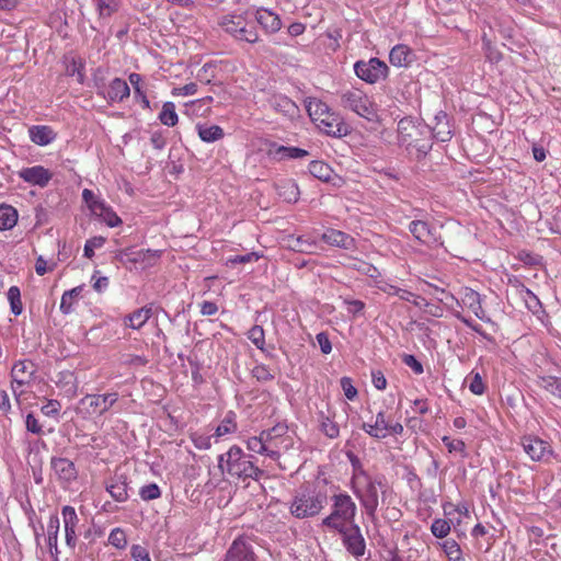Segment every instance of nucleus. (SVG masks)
<instances>
[{
  "mask_svg": "<svg viewBox=\"0 0 561 561\" xmlns=\"http://www.w3.org/2000/svg\"><path fill=\"white\" fill-rule=\"evenodd\" d=\"M247 448L255 454L263 455L268 457V453H272V450H268L266 447V440L264 437V431H261V433L257 436L249 437L247 440Z\"/></svg>",
  "mask_w": 561,
  "mask_h": 561,
  "instance_id": "nucleus-42",
  "label": "nucleus"
},
{
  "mask_svg": "<svg viewBox=\"0 0 561 561\" xmlns=\"http://www.w3.org/2000/svg\"><path fill=\"white\" fill-rule=\"evenodd\" d=\"M18 210L7 204H0V230H10L18 222Z\"/></svg>",
  "mask_w": 561,
  "mask_h": 561,
  "instance_id": "nucleus-34",
  "label": "nucleus"
},
{
  "mask_svg": "<svg viewBox=\"0 0 561 561\" xmlns=\"http://www.w3.org/2000/svg\"><path fill=\"white\" fill-rule=\"evenodd\" d=\"M210 428L198 430L190 433V439L193 445L199 450H207L211 447L213 434Z\"/></svg>",
  "mask_w": 561,
  "mask_h": 561,
  "instance_id": "nucleus-36",
  "label": "nucleus"
},
{
  "mask_svg": "<svg viewBox=\"0 0 561 561\" xmlns=\"http://www.w3.org/2000/svg\"><path fill=\"white\" fill-rule=\"evenodd\" d=\"M321 431L329 438H336L340 434L339 425L328 416L321 421Z\"/></svg>",
  "mask_w": 561,
  "mask_h": 561,
  "instance_id": "nucleus-55",
  "label": "nucleus"
},
{
  "mask_svg": "<svg viewBox=\"0 0 561 561\" xmlns=\"http://www.w3.org/2000/svg\"><path fill=\"white\" fill-rule=\"evenodd\" d=\"M195 129L199 139L206 144L219 141L225 137V131L219 125L197 123Z\"/></svg>",
  "mask_w": 561,
  "mask_h": 561,
  "instance_id": "nucleus-26",
  "label": "nucleus"
},
{
  "mask_svg": "<svg viewBox=\"0 0 561 561\" xmlns=\"http://www.w3.org/2000/svg\"><path fill=\"white\" fill-rule=\"evenodd\" d=\"M308 112L310 117L317 123L319 129L331 137H344L350 134V126L343 118L321 101L309 103Z\"/></svg>",
  "mask_w": 561,
  "mask_h": 561,
  "instance_id": "nucleus-2",
  "label": "nucleus"
},
{
  "mask_svg": "<svg viewBox=\"0 0 561 561\" xmlns=\"http://www.w3.org/2000/svg\"><path fill=\"white\" fill-rule=\"evenodd\" d=\"M151 308H140L130 313L126 319L128 320V327L135 330L142 328L146 322L151 318Z\"/></svg>",
  "mask_w": 561,
  "mask_h": 561,
  "instance_id": "nucleus-39",
  "label": "nucleus"
},
{
  "mask_svg": "<svg viewBox=\"0 0 561 561\" xmlns=\"http://www.w3.org/2000/svg\"><path fill=\"white\" fill-rule=\"evenodd\" d=\"M161 251L159 250H139L134 253L133 262L140 263L144 266H153L160 259Z\"/></svg>",
  "mask_w": 561,
  "mask_h": 561,
  "instance_id": "nucleus-40",
  "label": "nucleus"
},
{
  "mask_svg": "<svg viewBox=\"0 0 561 561\" xmlns=\"http://www.w3.org/2000/svg\"><path fill=\"white\" fill-rule=\"evenodd\" d=\"M341 106L358 116L373 122L377 117V108L370 98L362 90L351 88L339 93Z\"/></svg>",
  "mask_w": 561,
  "mask_h": 561,
  "instance_id": "nucleus-3",
  "label": "nucleus"
},
{
  "mask_svg": "<svg viewBox=\"0 0 561 561\" xmlns=\"http://www.w3.org/2000/svg\"><path fill=\"white\" fill-rule=\"evenodd\" d=\"M244 21L245 16L243 14H227L220 18L218 24L233 37Z\"/></svg>",
  "mask_w": 561,
  "mask_h": 561,
  "instance_id": "nucleus-35",
  "label": "nucleus"
},
{
  "mask_svg": "<svg viewBox=\"0 0 561 561\" xmlns=\"http://www.w3.org/2000/svg\"><path fill=\"white\" fill-rule=\"evenodd\" d=\"M225 561H256V556L245 538L238 537L229 547Z\"/></svg>",
  "mask_w": 561,
  "mask_h": 561,
  "instance_id": "nucleus-15",
  "label": "nucleus"
},
{
  "mask_svg": "<svg viewBox=\"0 0 561 561\" xmlns=\"http://www.w3.org/2000/svg\"><path fill=\"white\" fill-rule=\"evenodd\" d=\"M389 68L379 58L371 57L369 60H358L354 64V72L360 80L374 84L388 77Z\"/></svg>",
  "mask_w": 561,
  "mask_h": 561,
  "instance_id": "nucleus-8",
  "label": "nucleus"
},
{
  "mask_svg": "<svg viewBox=\"0 0 561 561\" xmlns=\"http://www.w3.org/2000/svg\"><path fill=\"white\" fill-rule=\"evenodd\" d=\"M218 466L222 472H227L232 478L245 480L252 478L259 480L264 472L254 466L250 460V456L237 445H233L229 450L218 457Z\"/></svg>",
  "mask_w": 561,
  "mask_h": 561,
  "instance_id": "nucleus-1",
  "label": "nucleus"
},
{
  "mask_svg": "<svg viewBox=\"0 0 561 561\" xmlns=\"http://www.w3.org/2000/svg\"><path fill=\"white\" fill-rule=\"evenodd\" d=\"M340 533L343 535L344 546L352 556L360 558L365 554L366 543L358 526H345Z\"/></svg>",
  "mask_w": 561,
  "mask_h": 561,
  "instance_id": "nucleus-12",
  "label": "nucleus"
},
{
  "mask_svg": "<svg viewBox=\"0 0 561 561\" xmlns=\"http://www.w3.org/2000/svg\"><path fill=\"white\" fill-rule=\"evenodd\" d=\"M216 64L206 62L197 72L196 78L199 82L209 84L216 78Z\"/></svg>",
  "mask_w": 561,
  "mask_h": 561,
  "instance_id": "nucleus-51",
  "label": "nucleus"
},
{
  "mask_svg": "<svg viewBox=\"0 0 561 561\" xmlns=\"http://www.w3.org/2000/svg\"><path fill=\"white\" fill-rule=\"evenodd\" d=\"M158 119L161 124L168 127H173L179 122L175 104L173 102H164L162 104L161 112L159 113Z\"/></svg>",
  "mask_w": 561,
  "mask_h": 561,
  "instance_id": "nucleus-37",
  "label": "nucleus"
},
{
  "mask_svg": "<svg viewBox=\"0 0 561 561\" xmlns=\"http://www.w3.org/2000/svg\"><path fill=\"white\" fill-rule=\"evenodd\" d=\"M271 107L285 116L294 117L298 113V106L288 96L283 94H274L270 98Z\"/></svg>",
  "mask_w": 561,
  "mask_h": 561,
  "instance_id": "nucleus-27",
  "label": "nucleus"
},
{
  "mask_svg": "<svg viewBox=\"0 0 561 561\" xmlns=\"http://www.w3.org/2000/svg\"><path fill=\"white\" fill-rule=\"evenodd\" d=\"M51 468L56 476L66 482L77 478V469L75 463L67 458H53Z\"/></svg>",
  "mask_w": 561,
  "mask_h": 561,
  "instance_id": "nucleus-28",
  "label": "nucleus"
},
{
  "mask_svg": "<svg viewBox=\"0 0 561 561\" xmlns=\"http://www.w3.org/2000/svg\"><path fill=\"white\" fill-rule=\"evenodd\" d=\"M35 374V365L31 360H20L11 369L12 390L14 394L21 396L24 387L28 386Z\"/></svg>",
  "mask_w": 561,
  "mask_h": 561,
  "instance_id": "nucleus-11",
  "label": "nucleus"
},
{
  "mask_svg": "<svg viewBox=\"0 0 561 561\" xmlns=\"http://www.w3.org/2000/svg\"><path fill=\"white\" fill-rule=\"evenodd\" d=\"M107 540L111 546L119 550H124L128 543L126 533L121 527L113 528Z\"/></svg>",
  "mask_w": 561,
  "mask_h": 561,
  "instance_id": "nucleus-46",
  "label": "nucleus"
},
{
  "mask_svg": "<svg viewBox=\"0 0 561 561\" xmlns=\"http://www.w3.org/2000/svg\"><path fill=\"white\" fill-rule=\"evenodd\" d=\"M443 443L447 447L449 453H459L462 456L466 455V444L461 439H451L448 436L443 437Z\"/></svg>",
  "mask_w": 561,
  "mask_h": 561,
  "instance_id": "nucleus-58",
  "label": "nucleus"
},
{
  "mask_svg": "<svg viewBox=\"0 0 561 561\" xmlns=\"http://www.w3.org/2000/svg\"><path fill=\"white\" fill-rule=\"evenodd\" d=\"M248 339L262 352L265 350V334L261 325H253L248 332Z\"/></svg>",
  "mask_w": 561,
  "mask_h": 561,
  "instance_id": "nucleus-49",
  "label": "nucleus"
},
{
  "mask_svg": "<svg viewBox=\"0 0 561 561\" xmlns=\"http://www.w3.org/2000/svg\"><path fill=\"white\" fill-rule=\"evenodd\" d=\"M359 499L368 513H373L378 504L376 493H359Z\"/></svg>",
  "mask_w": 561,
  "mask_h": 561,
  "instance_id": "nucleus-63",
  "label": "nucleus"
},
{
  "mask_svg": "<svg viewBox=\"0 0 561 561\" xmlns=\"http://www.w3.org/2000/svg\"><path fill=\"white\" fill-rule=\"evenodd\" d=\"M419 134V127L409 119L403 118L398 123V141L400 146L415 147L414 136Z\"/></svg>",
  "mask_w": 561,
  "mask_h": 561,
  "instance_id": "nucleus-25",
  "label": "nucleus"
},
{
  "mask_svg": "<svg viewBox=\"0 0 561 561\" xmlns=\"http://www.w3.org/2000/svg\"><path fill=\"white\" fill-rule=\"evenodd\" d=\"M434 119L435 124L432 127L434 138L442 142L449 141L453 137V130L448 115L445 112L439 111L435 115Z\"/></svg>",
  "mask_w": 561,
  "mask_h": 561,
  "instance_id": "nucleus-23",
  "label": "nucleus"
},
{
  "mask_svg": "<svg viewBox=\"0 0 561 561\" xmlns=\"http://www.w3.org/2000/svg\"><path fill=\"white\" fill-rule=\"evenodd\" d=\"M516 295L524 301L525 307L534 314L542 311V305L539 298L523 283L515 280L513 284Z\"/></svg>",
  "mask_w": 561,
  "mask_h": 561,
  "instance_id": "nucleus-21",
  "label": "nucleus"
},
{
  "mask_svg": "<svg viewBox=\"0 0 561 561\" xmlns=\"http://www.w3.org/2000/svg\"><path fill=\"white\" fill-rule=\"evenodd\" d=\"M268 154L277 161L302 159L309 156V152L298 147H286L282 145L272 144Z\"/></svg>",
  "mask_w": 561,
  "mask_h": 561,
  "instance_id": "nucleus-20",
  "label": "nucleus"
},
{
  "mask_svg": "<svg viewBox=\"0 0 561 561\" xmlns=\"http://www.w3.org/2000/svg\"><path fill=\"white\" fill-rule=\"evenodd\" d=\"M59 527H60V522H59L58 515L51 514L47 522V528H46L47 539H53V537H58Z\"/></svg>",
  "mask_w": 561,
  "mask_h": 561,
  "instance_id": "nucleus-61",
  "label": "nucleus"
},
{
  "mask_svg": "<svg viewBox=\"0 0 561 561\" xmlns=\"http://www.w3.org/2000/svg\"><path fill=\"white\" fill-rule=\"evenodd\" d=\"M409 231L421 244H443L440 238L436 234L435 229H433L427 221L412 220L409 224Z\"/></svg>",
  "mask_w": 561,
  "mask_h": 561,
  "instance_id": "nucleus-13",
  "label": "nucleus"
},
{
  "mask_svg": "<svg viewBox=\"0 0 561 561\" xmlns=\"http://www.w3.org/2000/svg\"><path fill=\"white\" fill-rule=\"evenodd\" d=\"M61 514H62L64 526H70V527L78 526L79 518H78L75 507H72L70 505H66L62 507Z\"/></svg>",
  "mask_w": 561,
  "mask_h": 561,
  "instance_id": "nucleus-57",
  "label": "nucleus"
},
{
  "mask_svg": "<svg viewBox=\"0 0 561 561\" xmlns=\"http://www.w3.org/2000/svg\"><path fill=\"white\" fill-rule=\"evenodd\" d=\"M106 239L102 236H96L87 240L84 244V256L92 259L94 256V250L100 249L104 245Z\"/></svg>",
  "mask_w": 561,
  "mask_h": 561,
  "instance_id": "nucleus-54",
  "label": "nucleus"
},
{
  "mask_svg": "<svg viewBox=\"0 0 561 561\" xmlns=\"http://www.w3.org/2000/svg\"><path fill=\"white\" fill-rule=\"evenodd\" d=\"M341 387L343 389L344 396L353 401L357 397V389L354 387L353 381L350 377L341 378Z\"/></svg>",
  "mask_w": 561,
  "mask_h": 561,
  "instance_id": "nucleus-62",
  "label": "nucleus"
},
{
  "mask_svg": "<svg viewBox=\"0 0 561 561\" xmlns=\"http://www.w3.org/2000/svg\"><path fill=\"white\" fill-rule=\"evenodd\" d=\"M100 16H111L119 9V0H92Z\"/></svg>",
  "mask_w": 561,
  "mask_h": 561,
  "instance_id": "nucleus-44",
  "label": "nucleus"
},
{
  "mask_svg": "<svg viewBox=\"0 0 561 561\" xmlns=\"http://www.w3.org/2000/svg\"><path fill=\"white\" fill-rule=\"evenodd\" d=\"M82 291L83 286H77L62 294L59 309L64 314H69L73 311V307L79 301Z\"/></svg>",
  "mask_w": 561,
  "mask_h": 561,
  "instance_id": "nucleus-33",
  "label": "nucleus"
},
{
  "mask_svg": "<svg viewBox=\"0 0 561 561\" xmlns=\"http://www.w3.org/2000/svg\"><path fill=\"white\" fill-rule=\"evenodd\" d=\"M450 529L449 522L443 518L434 519L431 526L432 534L439 539L446 538L449 535Z\"/></svg>",
  "mask_w": 561,
  "mask_h": 561,
  "instance_id": "nucleus-52",
  "label": "nucleus"
},
{
  "mask_svg": "<svg viewBox=\"0 0 561 561\" xmlns=\"http://www.w3.org/2000/svg\"><path fill=\"white\" fill-rule=\"evenodd\" d=\"M252 376L260 382H267L275 378V375L264 364H257L252 369Z\"/></svg>",
  "mask_w": 561,
  "mask_h": 561,
  "instance_id": "nucleus-53",
  "label": "nucleus"
},
{
  "mask_svg": "<svg viewBox=\"0 0 561 561\" xmlns=\"http://www.w3.org/2000/svg\"><path fill=\"white\" fill-rule=\"evenodd\" d=\"M540 387L550 394L561 399V377L547 376L540 379Z\"/></svg>",
  "mask_w": 561,
  "mask_h": 561,
  "instance_id": "nucleus-45",
  "label": "nucleus"
},
{
  "mask_svg": "<svg viewBox=\"0 0 561 561\" xmlns=\"http://www.w3.org/2000/svg\"><path fill=\"white\" fill-rule=\"evenodd\" d=\"M308 169H309L310 174L312 176H314L316 179H319L324 182H327L331 179L332 170L329 167V164H327L323 161H311L309 163Z\"/></svg>",
  "mask_w": 561,
  "mask_h": 561,
  "instance_id": "nucleus-43",
  "label": "nucleus"
},
{
  "mask_svg": "<svg viewBox=\"0 0 561 561\" xmlns=\"http://www.w3.org/2000/svg\"><path fill=\"white\" fill-rule=\"evenodd\" d=\"M445 515H453L454 512H457L459 515L468 516L469 515V506L466 503H445L443 505Z\"/></svg>",
  "mask_w": 561,
  "mask_h": 561,
  "instance_id": "nucleus-60",
  "label": "nucleus"
},
{
  "mask_svg": "<svg viewBox=\"0 0 561 561\" xmlns=\"http://www.w3.org/2000/svg\"><path fill=\"white\" fill-rule=\"evenodd\" d=\"M413 60L412 50L403 44L396 45L389 54V61L394 67H408Z\"/></svg>",
  "mask_w": 561,
  "mask_h": 561,
  "instance_id": "nucleus-30",
  "label": "nucleus"
},
{
  "mask_svg": "<svg viewBox=\"0 0 561 561\" xmlns=\"http://www.w3.org/2000/svg\"><path fill=\"white\" fill-rule=\"evenodd\" d=\"M321 240L344 250L355 249V239L341 230L328 229L322 233Z\"/></svg>",
  "mask_w": 561,
  "mask_h": 561,
  "instance_id": "nucleus-18",
  "label": "nucleus"
},
{
  "mask_svg": "<svg viewBox=\"0 0 561 561\" xmlns=\"http://www.w3.org/2000/svg\"><path fill=\"white\" fill-rule=\"evenodd\" d=\"M82 199L87 204L92 216L99 218L108 227L114 228L122 225V219L117 216L113 208L106 204L104 199L96 196L91 190L84 188L82 191Z\"/></svg>",
  "mask_w": 561,
  "mask_h": 561,
  "instance_id": "nucleus-7",
  "label": "nucleus"
},
{
  "mask_svg": "<svg viewBox=\"0 0 561 561\" xmlns=\"http://www.w3.org/2000/svg\"><path fill=\"white\" fill-rule=\"evenodd\" d=\"M213 431V428H210ZM238 430L237 414L228 411L220 423L214 428L213 436L216 442L226 435L233 434Z\"/></svg>",
  "mask_w": 561,
  "mask_h": 561,
  "instance_id": "nucleus-29",
  "label": "nucleus"
},
{
  "mask_svg": "<svg viewBox=\"0 0 561 561\" xmlns=\"http://www.w3.org/2000/svg\"><path fill=\"white\" fill-rule=\"evenodd\" d=\"M118 400L117 392L103 394H87L78 402L77 411L83 417L102 415L107 412Z\"/></svg>",
  "mask_w": 561,
  "mask_h": 561,
  "instance_id": "nucleus-6",
  "label": "nucleus"
},
{
  "mask_svg": "<svg viewBox=\"0 0 561 561\" xmlns=\"http://www.w3.org/2000/svg\"><path fill=\"white\" fill-rule=\"evenodd\" d=\"M28 137L35 145L44 147L51 144L56 139L57 134L50 126L33 125L28 128Z\"/></svg>",
  "mask_w": 561,
  "mask_h": 561,
  "instance_id": "nucleus-24",
  "label": "nucleus"
},
{
  "mask_svg": "<svg viewBox=\"0 0 561 561\" xmlns=\"http://www.w3.org/2000/svg\"><path fill=\"white\" fill-rule=\"evenodd\" d=\"M130 557L134 561H151L148 549L141 545L130 547Z\"/></svg>",
  "mask_w": 561,
  "mask_h": 561,
  "instance_id": "nucleus-59",
  "label": "nucleus"
},
{
  "mask_svg": "<svg viewBox=\"0 0 561 561\" xmlns=\"http://www.w3.org/2000/svg\"><path fill=\"white\" fill-rule=\"evenodd\" d=\"M130 95V88L128 83L121 78H114L104 94V98L110 103H121Z\"/></svg>",
  "mask_w": 561,
  "mask_h": 561,
  "instance_id": "nucleus-19",
  "label": "nucleus"
},
{
  "mask_svg": "<svg viewBox=\"0 0 561 561\" xmlns=\"http://www.w3.org/2000/svg\"><path fill=\"white\" fill-rule=\"evenodd\" d=\"M448 561H465L461 548L455 539H446L439 543Z\"/></svg>",
  "mask_w": 561,
  "mask_h": 561,
  "instance_id": "nucleus-41",
  "label": "nucleus"
},
{
  "mask_svg": "<svg viewBox=\"0 0 561 561\" xmlns=\"http://www.w3.org/2000/svg\"><path fill=\"white\" fill-rule=\"evenodd\" d=\"M254 18L266 34H275L282 28V20L279 15L270 9H256Z\"/></svg>",
  "mask_w": 561,
  "mask_h": 561,
  "instance_id": "nucleus-17",
  "label": "nucleus"
},
{
  "mask_svg": "<svg viewBox=\"0 0 561 561\" xmlns=\"http://www.w3.org/2000/svg\"><path fill=\"white\" fill-rule=\"evenodd\" d=\"M66 67L65 73L69 77H76L77 82L82 84L84 82V61L76 56L68 55L64 57Z\"/></svg>",
  "mask_w": 561,
  "mask_h": 561,
  "instance_id": "nucleus-31",
  "label": "nucleus"
},
{
  "mask_svg": "<svg viewBox=\"0 0 561 561\" xmlns=\"http://www.w3.org/2000/svg\"><path fill=\"white\" fill-rule=\"evenodd\" d=\"M352 483L354 491H364V489L371 491V484L363 469V466H360L359 470H353Z\"/></svg>",
  "mask_w": 561,
  "mask_h": 561,
  "instance_id": "nucleus-48",
  "label": "nucleus"
},
{
  "mask_svg": "<svg viewBox=\"0 0 561 561\" xmlns=\"http://www.w3.org/2000/svg\"><path fill=\"white\" fill-rule=\"evenodd\" d=\"M128 80L134 89V98L140 102L145 110H151L150 101L146 95V91L142 87V77L139 73L131 72L128 76Z\"/></svg>",
  "mask_w": 561,
  "mask_h": 561,
  "instance_id": "nucleus-32",
  "label": "nucleus"
},
{
  "mask_svg": "<svg viewBox=\"0 0 561 561\" xmlns=\"http://www.w3.org/2000/svg\"><path fill=\"white\" fill-rule=\"evenodd\" d=\"M266 440V447L272 453H268V458L278 461L283 453L288 451L295 445L294 436L289 434L288 425L284 422L275 424L273 427L263 430Z\"/></svg>",
  "mask_w": 561,
  "mask_h": 561,
  "instance_id": "nucleus-4",
  "label": "nucleus"
},
{
  "mask_svg": "<svg viewBox=\"0 0 561 561\" xmlns=\"http://www.w3.org/2000/svg\"><path fill=\"white\" fill-rule=\"evenodd\" d=\"M459 305L470 309L474 316L485 322H490V318L486 316L485 310L482 307V298L479 293L471 288H465L460 295Z\"/></svg>",
  "mask_w": 561,
  "mask_h": 561,
  "instance_id": "nucleus-16",
  "label": "nucleus"
},
{
  "mask_svg": "<svg viewBox=\"0 0 561 561\" xmlns=\"http://www.w3.org/2000/svg\"><path fill=\"white\" fill-rule=\"evenodd\" d=\"M520 445L525 454L533 461L548 463L554 457V453L549 442L537 436H524L520 440Z\"/></svg>",
  "mask_w": 561,
  "mask_h": 561,
  "instance_id": "nucleus-10",
  "label": "nucleus"
},
{
  "mask_svg": "<svg viewBox=\"0 0 561 561\" xmlns=\"http://www.w3.org/2000/svg\"><path fill=\"white\" fill-rule=\"evenodd\" d=\"M288 249L306 254H312L318 248V241L307 234L304 236H288L287 237Z\"/></svg>",
  "mask_w": 561,
  "mask_h": 561,
  "instance_id": "nucleus-22",
  "label": "nucleus"
},
{
  "mask_svg": "<svg viewBox=\"0 0 561 561\" xmlns=\"http://www.w3.org/2000/svg\"><path fill=\"white\" fill-rule=\"evenodd\" d=\"M482 43L485 58L492 64L499 62L502 59V54L495 46L492 45L485 33L482 35Z\"/></svg>",
  "mask_w": 561,
  "mask_h": 561,
  "instance_id": "nucleus-50",
  "label": "nucleus"
},
{
  "mask_svg": "<svg viewBox=\"0 0 561 561\" xmlns=\"http://www.w3.org/2000/svg\"><path fill=\"white\" fill-rule=\"evenodd\" d=\"M18 174L24 182L42 188L46 187L53 179V173L43 165L23 168Z\"/></svg>",
  "mask_w": 561,
  "mask_h": 561,
  "instance_id": "nucleus-14",
  "label": "nucleus"
},
{
  "mask_svg": "<svg viewBox=\"0 0 561 561\" xmlns=\"http://www.w3.org/2000/svg\"><path fill=\"white\" fill-rule=\"evenodd\" d=\"M233 38L237 41L247 42L249 44H255L260 41V36L255 26L250 24L247 20L242 23Z\"/></svg>",
  "mask_w": 561,
  "mask_h": 561,
  "instance_id": "nucleus-38",
  "label": "nucleus"
},
{
  "mask_svg": "<svg viewBox=\"0 0 561 561\" xmlns=\"http://www.w3.org/2000/svg\"><path fill=\"white\" fill-rule=\"evenodd\" d=\"M325 502L323 493H299L291 504V513L298 518L313 516L320 512Z\"/></svg>",
  "mask_w": 561,
  "mask_h": 561,
  "instance_id": "nucleus-9",
  "label": "nucleus"
},
{
  "mask_svg": "<svg viewBox=\"0 0 561 561\" xmlns=\"http://www.w3.org/2000/svg\"><path fill=\"white\" fill-rule=\"evenodd\" d=\"M343 302L347 305V311L354 316L362 313L365 309V304L362 300L344 298Z\"/></svg>",
  "mask_w": 561,
  "mask_h": 561,
  "instance_id": "nucleus-64",
  "label": "nucleus"
},
{
  "mask_svg": "<svg viewBox=\"0 0 561 561\" xmlns=\"http://www.w3.org/2000/svg\"><path fill=\"white\" fill-rule=\"evenodd\" d=\"M356 506L352 499L344 493L334 496L333 512L323 519V525L343 531L346 523L355 515Z\"/></svg>",
  "mask_w": 561,
  "mask_h": 561,
  "instance_id": "nucleus-5",
  "label": "nucleus"
},
{
  "mask_svg": "<svg viewBox=\"0 0 561 561\" xmlns=\"http://www.w3.org/2000/svg\"><path fill=\"white\" fill-rule=\"evenodd\" d=\"M8 300L10 302L11 312L14 316H19L23 311V305L21 301V291L18 286H11L8 290Z\"/></svg>",
  "mask_w": 561,
  "mask_h": 561,
  "instance_id": "nucleus-47",
  "label": "nucleus"
},
{
  "mask_svg": "<svg viewBox=\"0 0 561 561\" xmlns=\"http://www.w3.org/2000/svg\"><path fill=\"white\" fill-rule=\"evenodd\" d=\"M469 390L477 396H481L485 391V385L482 380V377L479 373L471 371L470 374V383Z\"/></svg>",
  "mask_w": 561,
  "mask_h": 561,
  "instance_id": "nucleus-56",
  "label": "nucleus"
}]
</instances>
